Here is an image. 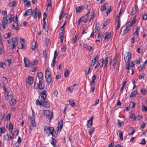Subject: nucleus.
Listing matches in <instances>:
<instances>
[{"mask_svg": "<svg viewBox=\"0 0 147 147\" xmlns=\"http://www.w3.org/2000/svg\"><path fill=\"white\" fill-rule=\"evenodd\" d=\"M138 6L136 5H135L131 11V15H134L136 12H137V11L138 10Z\"/></svg>", "mask_w": 147, "mask_h": 147, "instance_id": "nucleus-12", "label": "nucleus"}, {"mask_svg": "<svg viewBox=\"0 0 147 147\" xmlns=\"http://www.w3.org/2000/svg\"><path fill=\"white\" fill-rule=\"evenodd\" d=\"M118 132L119 133V136L120 138V139L122 140H123V132L121 131H118Z\"/></svg>", "mask_w": 147, "mask_h": 147, "instance_id": "nucleus-34", "label": "nucleus"}, {"mask_svg": "<svg viewBox=\"0 0 147 147\" xmlns=\"http://www.w3.org/2000/svg\"><path fill=\"white\" fill-rule=\"evenodd\" d=\"M137 93V91L136 90H135L133 92H132L130 96V97H133L135 96L136 94Z\"/></svg>", "mask_w": 147, "mask_h": 147, "instance_id": "nucleus-40", "label": "nucleus"}, {"mask_svg": "<svg viewBox=\"0 0 147 147\" xmlns=\"http://www.w3.org/2000/svg\"><path fill=\"white\" fill-rule=\"evenodd\" d=\"M56 59H55V57H54V58L53 59L52 61L51 64V66L52 67H53L55 66V64L56 63Z\"/></svg>", "mask_w": 147, "mask_h": 147, "instance_id": "nucleus-35", "label": "nucleus"}, {"mask_svg": "<svg viewBox=\"0 0 147 147\" xmlns=\"http://www.w3.org/2000/svg\"><path fill=\"white\" fill-rule=\"evenodd\" d=\"M17 3L16 1H13L10 3L9 6L10 7H13L15 6L17 4Z\"/></svg>", "mask_w": 147, "mask_h": 147, "instance_id": "nucleus-28", "label": "nucleus"}, {"mask_svg": "<svg viewBox=\"0 0 147 147\" xmlns=\"http://www.w3.org/2000/svg\"><path fill=\"white\" fill-rule=\"evenodd\" d=\"M9 128L10 129L9 131L10 132L11 134L13 130V125L11 123L9 124Z\"/></svg>", "mask_w": 147, "mask_h": 147, "instance_id": "nucleus-52", "label": "nucleus"}, {"mask_svg": "<svg viewBox=\"0 0 147 147\" xmlns=\"http://www.w3.org/2000/svg\"><path fill=\"white\" fill-rule=\"evenodd\" d=\"M45 77L51 76V73L49 70L47 69L45 70Z\"/></svg>", "mask_w": 147, "mask_h": 147, "instance_id": "nucleus-33", "label": "nucleus"}, {"mask_svg": "<svg viewBox=\"0 0 147 147\" xmlns=\"http://www.w3.org/2000/svg\"><path fill=\"white\" fill-rule=\"evenodd\" d=\"M11 116V114L10 113H9L6 116V118L7 120H10V117Z\"/></svg>", "mask_w": 147, "mask_h": 147, "instance_id": "nucleus-56", "label": "nucleus"}, {"mask_svg": "<svg viewBox=\"0 0 147 147\" xmlns=\"http://www.w3.org/2000/svg\"><path fill=\"white\" fill-rule=\"evenodd\" d=\"M37 7H36L35 8V9L33 11H32V16L34 19L36 18H37L36 15L37 13Z\"/></svg>", "mask_w": 147, "mask_h": 147, "instance_id": "nucleus-11", "label": "nucleus"}, {"mask_svg": "<svg viewBox=\"0 0 147 147\" xmlns=\"http://www.w3.org/2000/svg\"><path fill=\"white\" fill-rule=\"evenodd\" d=\"M46 82L50 84L51 83H52V79L51 76L45 77Z\"/></svg>", "mask_w": 147, "mask_h": 147, "instance_id": "nucleus-17", "label": "nucleus"}, {"mask_svg": "<svg viewBox=\"0 0 147 147\" xmlns=\"http://www.w3.org/2000/svg\"><path fill=\"white\" fill-rule=\"evenodd\" d=\"M69 102L70 105L72 107H73L75 105V103L73 100H69Z\"/></svg>", "mask_w": 147, "mask_h": 147, "instance_id": "nucleus-48", "label": "nucleus"}, {"mask_svg": "<svg viewBox=\"0 0 147 147\" xmlns=\"http://www.w3.org/2000/svg\"><path fill=\"white\" fill-rule=\"evenodd\" d=\"M84 9V6H81L77 7L76 8V12H79L81 10H82Z\"/></svg>", "mask_w": 147, "mask_h": 147, "instance_id": "nucleus-30", "label": "nucleus"}, {"mask_svg": "<svg viewBox=\"0 0 147 147\" xmlns=\"http://www.w3.org/2000/svg\"><path fill=\"white\" fill-rule=\"evenodd\" d=\"M2 78L3 81L4 86H5V84L6 85L8 83L7 79L4 77H3Z\"/></svg>", "mask_w": 147, "mask_h": 147, "instance_id": "nucleus-32", "label": "nucleus"}, {"mask_svg": "<svg viewBox=\"0 0 147 147\" xmlns=\"http://www.w3.org/2000/svg\"><path fill=\"white\" fill-rule=\"evenodd\" d=\"M17 46L18 49H26L24 45L20 42H18L17 45Z\"/></svg>", "mask_w": 147, "mask_h": 147, "instance_id": "nucleus-19", "label": "nucleus"}, {"mask_svg": "<svg viewBox=\"0 0 147 147\" xmlns=\"http://www.w3.org/2000/svg\"><path fill=\"white\" fill-rule=\"evenodd\" d=\"M125 56L124 57L125 62L126 63H127L131 59V55L130 53L128 52L126 54Z\"/></svg>", "mask_w": 147, "mask_h": 147, "instance_id": "nucleus-6", "label": "nucleus"}, {"mask_svg": "<svg viewBox=\"0 0 147 147\" xmlns=\"http://www.w3.org/2000/svg\"><path fill=\"white\" fill-rule=\"evenodd\" d=\"M66 22V21H65L63 25L60 27V29L63 31L64 29V27Z\"/></svg>", "mask_w": 147, "mask_h": 147, "instance_id": "nucleus-60", "label": "nucleus"}, {"mask_svg": "<svg viewBox=\"0 0 147 147\" xmlns=\"http://www.w3.org/2000/svg\"><path fill=\"white\" fill-rule=\"evenodd\" d=\"M70 72L67 69H65V72L64 73V76L65 77H68L69 75Z\"/></svg>", "mask_w": 147, "mask_h": 147, "instance_id": "nucleus-39", "label": "nucleus"}, {"mask_svg": "<svg viewBox=\"0 0 147 147\" xmlns=\"http://www.w3.org/2000/svg\"><path fill=\"white\" fill-rule=\"evenodd\" d=\"M11 36V33L9 32L5 34V37L6 38H10Z\"/></svg>", "mask_w": 147, "mask_h": 147, "instance_id": "nucleus-41", "label": "nucleus"}, {"mask_svg": "<svg viewBox=\"0 0 147 147\" xmlns=\"http://www.w3.org/2000/svg\"><path fill=\"white\" fill-rule=\"evenodd\" d=\"M11 62V60L10 59L7 60L5 61L4 64L6 66H9L10 65Z\"/></svg>", "mask_w": 147, "mask_h": 147, "instance_id": "nucleus-25", "label": "nucleus"}, {"mask_svg": "<svg viewBox=\"0 0 147 147\" xmlns=\"http://www.w3.org/2000/svg\"><path fill=\"white\" fill-rule=\"evenodd\" d=\"M77 37L78 35H76L75 37L71 40V43L72 44L75 43L77 40Z\"/></svg>", "mask_w": 147, "mask_h": 147, "instance_id": "nucleus-37", "label": "nucleus"}, {"mask_svg": "<svg viewBox=\"0 0 147 147\" xmlns=\"http://www.w3.org/2000/svg\"><path fill=\"white\" fill-rule=\"evenodd\" d=\"M35 82L34 85V88L35 89L39 88L40 90L44 89L45 87V84H43L44 80L43 79L38 80L37 78L35 79Z\"/></svg>", "mask_w": 147, "mask_h": 147, "instance_id": "nucleus-4", "label": "nucleus"}, {"mask_svg": "<svg viewBox=\"0 0 147 147\" xmlns=\"http://www.w3.org/2000/svg\"><path fill=\"white\" fill-rule=\"evenodd\" d=\"M83 18H84V17L82 16L78 20V25H79L80 24V22L81 21H83V20H82V19Z\"/></svg>", "mask_w": 147, "mask_h": 147, "instance_id": "nucleus-63", "label": "nucleus"}, {"mask_svg": "<svg viewBox=\"0 0 147 147\" xmlns=\"http://www.w3.org/2000/svg\"><path fill=\"white\" fill-rule=\"evenodd\" d=\"M99 30V28L96 26H95L94 28V32L96 33L98 32Z\"/></svg>", "mask_w": 147, "mask_h": 147, "instance_id": "nucleus-64", "label": "nucleus"}, {"mask_svg": "<svg viewBox=\"0 0 147 147\" xmlns=\"http://www.w3.org/2000/svg\"><path fill=\"white\" fill-rule=\"evenodd\" d=\"M64 13V11L63 9H62L60 15L59 17V20L60 21L61 20V17L63 16Z\"/></svg>", "mask_w": 147, "mask_h": 147, "instance_id": "nucleus-45", "label": "nucleus"}, {"mask_svg": "<svg viewBox=\"0 0 147 147\" xmlns=\"http://www.w3.org/2000/svg\"><path fill=\"white\" fill-rule=\"evenodd\" d=\"M52 138V141L51 142V144L53 145V146L55 147V144L56 143V140L54 138Z\"/></svg>", "mask_w": 147, "mask_h": 147, "instance_id": "nucleus-51", "label": "nucleus"}, {"mask_svg": "<svg viewBox=\"0 0 147 147\" xmlns=\"http://www.w3.org/2000/svg\"><path fill=\"white\" fill-rule=\"evenodd\" d=\"M13 21L15 22H17L18 21V20L17 18V17L16 15L15 16L13 17Z\"/></svg>", "mask_w": 147, "mask_h": 147, "instance_id": "nucleus-58", "label": "nucleus"}, {"mask_svg": "<svg viewBox=\"0 0 147 147\" xmlns=\"http://www.w3.org/2000/svg\"><path fill=\"white\" fill-rule=\"evenodd\" d=\"M94 130V128H92L89 130L88 132L90 136L93 133Z\"/></svg>", "mask_w": 147, "mask_h": 147, "instance_id": "nucleus-43", "label": "nucleus"}, {"mask_svg": "<svg viewBox=\"0 0 147 147\" xmlns=\"http://www.w3.org/2000/svg\"><path fill=\"white\" fill-rule=\"evenodd\" d=\"M30 123V125L33 127H34L36 125V123L35 122L34 117L33 116L30 117L29 119Z\"/></svg>", "mask_w": 147, "mask_h": 147, "instance_id": "nucleus-7", "label": "nucleus"}, {"mask_svg": "<svg viewBox=\"0 0 147 147\" xmlns=\"http://www.w3.org/2000/svg\"><path fill=\"white\" fill-rule=\"evenodd\" d=\"M108 7V3H106L104 5H102L101 7L100 10L101 11H105Z\"/></svg>", "mask_w": 147, "mask_h": 147, "instance_id": "nucleus-15", "label": "nucleus"}, {"mask_svg": "<svg viewBox=\"0 0 147 147\" xmlns=\"http://www.w3.org/2000/svg\"><path fill=\"white\" fill-rule=\"evenodd\" d=\"M11 40L12 42H13V43L15 44L16 42H18V40L17 37H13Z\"/></svg>", "mask_w": 147, "mask_h": 147, "instance_id": "nucleus-38", "label": "nucleus"}, {"mask_svg": "<svg viewBox=\"0 0 147 147\" xmlns=\"http://www.w3.org/2000/svg\"><path fill=\"white\" fill-rule=\"evenodd\" d=\"M33 80V78L32 76H29L28 78L26 79V80L27 83L30 85L32 84Z\"/></svg>", "mask_w": 147, "mask_h": 147, "instance_id": "nucleus-9", "label": "nucleus"}, {"mask_svg": "<svg viewBox=\"0 0 147 147\" xmlns=\"http://www.w3.org/2000/svg\"><path fill=\"white\" fill-rule=\"evenodd\" d=\"M16 46V44L14 43H13L12 44L9 45V47L10 49H13L15 48Z\"/></svg>", "mask_w": 147, "mask_h": 147, "instance_id": "nucleus-50", "label": "nucleus"}, {"mask_svg": "<svg viewBox=\"0 0 147 147\" xmlns=\"http://www.w3.org/2000/svg\"><path fill=\"white\" fill-rule=\"evenodd\" d=\"M131 28V27L128 26V25H127L126 26V27L125 29L123 30V35H125L129 31V30H130Z\"/></svg>", "mask_w": 147, "mask_h": 147, "instance_id": "nucleus-14", "label": "nucleus"}, {"mask_svg": "<svg viewBox=\"0 0 147 147\" xmlns=\"http://www.w3.org/2000/svg\"><path fill=\"white\" fill-rule=\"evenodd\" d=\"M140 29V27L138 26L136 28V30L134 34L136 36V37H137L139 35V32Z\"/></svg>", "mask_w": 147, "mask_h": 147, "instance_id": "nucleus-24", "label": "nucleus"}, {"mask_svg": "<svg viewBox=\"0 0 147 147\" xmlns=\"http://www.w3.org/2000/svg\"><path fill=\"white\" fill-rule=\"evenodd\" d=\"M43 113L47 118L49 119L50 121L52 119L53 117L52 112H51L48 110H44Z\"/></svg>", "mask_w": 147, "mask_h": 147, "instance_id": "nucleus-5", "label": "nucleus"}, {"mask_svg": "<svg viewBox=\"0 0 147 147\" xmlns=\"http://www.w3.org/2000/svg\"><path fill=\"white\" fill-rule=\"evenodd\" d=\"M111 7H110V8L108 9L106 11V13L107 14V16L108 15V14L111 11Z\"/></svg>", "mask_w": 147, "mask_h": 147, "instance_id": "nucleus-61", "label": "nucleus"}, {"mask_svg": "<svg viewBox=\"0 0 147 147\" xmlns=\"http://www.w3.org/2000/svg\"><path fill=\"white\" fill-rule=\"evenodd\" d=\"M16 101L15 99H12L10 102V104H11L12 105H13L15 104L16 103Z\"/></svg>", "mask_w": 147, "mask_h": 147, "instance_id": "nucleus-49", "label": "nucleus"}, {"mask_svg": "<svg viewBox=\"0 0 147 147\" xmlns=\"http://www.w3.org/2000/svg\"><path fill=\"white\" fill-rule=\"evenodd\" d=\"M5 129L4 128H0V136H1L2 134L4 133L5 132Z\"/></svg>", "mask_w": 147, "mask_h": 147, "instance_id": "nucleus-36", "label": "nucleus"}, {"mask_svg": "<svg viewBox=\"0 0 147 147\" xmlns=\"http://www.w3.org/2000/svg\"><path fill=\"white\" fill-rule=\"evenodd\" d=\"M98 56L97 55L94 57V59H92V61L90 63V65L91 66H93L95 65V63L96 62V59L98 58Z\"/></svg>", "mask_w": 147, "mask_h": 147, "instance_id": "nucleus-18", "label": "nucleus"}, {"mask_svg": "<svg viewBox=\"0 0 147 147\" xmlns=\"http://www.w3.org/2000/svg\"><path fill=\"white\" fill-rule=\"evenodd\" d=\"M145 67V65L144 64L141 65L138 68L139 71H141L143 69V68Z\"/></svg>", "mask_w": 147, "mask_h": 147, "instance_id": "nucleus-46", "label": "nucleus"}, {"mask_svg": "<svg viewBox=\"0 0 147 147\" xmlns=\"http://www.w3.org/2000/svg\"><path fill=\"white\" fill-rule=\"evenodd\" d=\"M118 57L117 55H116L113 61V65L114 66V68L115 67V65L116 64L117 61Z\"/></svg>", "mask_w": 147, "mask_h": 147, "instance_id": "nucleus-31", "label": "nucleus"}, {"mask_svg": "<svg viewBox=\"0 0 147 147\" xmlns=\"http://www.w3.org/2000/svg\"><path fill=\"white\" fill-rule=\"evenodd\" d=\"M12 15L11 14H8L6 17H3L2 24L0 25V29L1 30H2L8 26V24L12 22Z\"/></svg>", "mask_w": 147, "mask_h": 147, "instance_id": "nucleus-2", "label": "nucleus"}, {"mask_svg": "<svg viewBox=\"0 0 147 147\" xmlns=\"http://www.w3.org/2000/svg\"><path fill=\"white\" fill-rule=\"evenodd\" d=\"M60 39L61 42H63V32L60 34Z\"/></svg>", "mask_w": 147, "mask_h": 147, "instance_id": "nucleus-53", "label": "nucleus"}, {"mask_svg": "<svg viewBox=\"0 0 147 147\" xmlns=\"http://www.w3.org/2000/svg\"><path fill=\"white\" fill-rule=\"evenodd\" d=\"M44 134L48 136H49L50 135H51L54 137H57L56 131L53 127L48 126H45L44 129Z\"/></svg>", "mask_w": 147, "mask_h": 147, "instance_id": "nucleus-3", "label": "nucleus"}, {"mask_svg": "<svg viewBox=\"0 0 147 147\" xmlns=\"http://www.w3.org/2000/svg\"><path fill=\"white\" fill-rule=\"evenodd\" d=\"M117 123L118 124V127H120L121 126V124L123 123V122L118 119L117 120Z\"/></svg>", "mask_w": 147, "mask_h": 147, "instance_id": "nucleus-44", "label": "nucleus"}, {"mask_svg": "<svg viewBox=\"0 0 147 147\" xmlns=\"http://www.w3.org/2000/svg\"><path fill=\"white\" fill-rule=\"evenodd\" d=\"M38 62L37 61H35L34 62H32L28 63V67L33 66L38 63Z\"/></svg>", "mask_w": 147, "mask_h": 147, "instance_id": "nucleus-22", "label": "nucleus"}, {"mask_svg": "<svg viewBox=\"0 0 147 147\" xmlns=\"http://www.w3.org/2000/svg\"><path fill=\"white\" fill-rule=\"evenodd\" d=\"M43 77V74L42 72H39L36 78L38 80H41Z\"/></svg>", "mask_w": 147, "mask_h": 147, "instance_id": "nucleus-26", "label": "nucleus"}, {"mask_svg": "<svg viewBox=\"0 0 147 147\" xmlns=\"http://www.w3.org/2000/svg\"><path fill=\"white\" fill-rule=\"evenodd\" d=\"M136 21V20L135 18L134 19H133L131 22H129L127 25L130 27L132 26L135 23Z\"/></svg>", "mask_w": 147, "mask_h": 147, "instance_id": "nucleus-27", "label": "nucleus"}, {"mask_svg": "<svg viewBox=\"0 0 147 147\" xmlns=\"http://www.w3.org/2000/svg\"><path fill=\"white\" fill-rule=\"evenodd\" d=\"M111 32L108 33L107 34H106L105 36L104 37L105 40L106 39H109L111 37Z\"/></svg>", "mask_w": 147, "mask_h": 147, "instance_id": "nucleus-29", "label": "nucleus"}, {"mask_svg": "<svg viewBox=\"0 0 147 147\" xmlns=\"http://www.w3.org/2000/svg\"><path fill=\"white\" fill-rule=\"evenodd\" d=\"M66 49V48L65 46H63V47H62L61 48V51L62 52H65Z\"/></svg>", "mask_w": 147, "mask_h": 147, "instance_id": "nucleus-57", "label": "nucleus"}, {"mask_svg": "<svg viewBox=\"0 0 147 147\" xmlns=\"http://www.w3.org/2000/svg\"><path fill=\"white\" fill-rule=\"evenodd\" d=\"M63 120H61L58 124V125L57 127L58 129V131H59L60 130H61L62 128L63 127Z\"/></svg>", "mask_w": 147, "mask_h": 147, "instance_id": "nucleus-16", "label": "nucleus"}, {"mask_svg": "<svg viewBox=\"0 0 147 147\" xmlns=\"http://www.w3.org/2000/svg\"><path fill=\"white\" fill-rule=\"evenodd\" d=\"M9 137L8 134H5L4 135V140H8L9 139Z\"/></svg>", "mask_w": 147, "mask_h": 147, "instance_id": "nucleus-54", "label": "nucleus"}, {"mask_svg": "<svg viewBox=\"0 0 147 147\" xmlns=\"http://www.w3.org/2000/svg\"><path fill=\"white\" fill-rule=\"evenodd\" d=\"M36 42L35 41L32 42L31 45L32 49L33 50H35L36 48Z\"/></svg>", "mask_w": 147, "mask_h": 147, "instance_id": "nucleus-23", "label": "nucleus"}, {"mask_svg": "<svg viewBox=\"0 0 147 147\" xmlns=\"http://www.w3.org/2000/svg\"><path fill=\"white\" fill-rule=\"evenodd\" d=\"M24 61L26 67H28V63L30 62L29 59L26 57L24 58Z\"/></svg>", "mask_w": 147, "mask_h": 147, "instance_id": "nucleus-21", "label": "nucleus"}, {"mask_svg": "<svg viewBox=\"0 0 147 147\" xmlns=\"http://www.w3.org/2000/svg\"><path fill=\"white\" fill-rule=\"evenodd\" d=\"M135 104L134 102H131L129 105V107L130 108H133L135 107Z\"/></svg>", "mask_w": 147, "mask_h": 147, "instance_id": "nucleus-42", "label": "nucleus"}, {"mask_svg": "<svg viewBox=\"0 0 147 147\" xmlns=\"http://www.w3.org/2000/svg\"><path fill=\"white\" fill-rule=\"evenodd\" d=\"M20 26L18 22H14L12 25V28L15 30H18L20 28Z\"/></svg>", "mask_w": 147, "mask_h": 147, "instance_id": "nucleus-8", "label": "nucleus"}, {"mask_svg": "<svg viewBox=\"0 0 147 147\" xmlns=\"http://www.w3.org/2000/svg\"><path fill=\"white\" fill-rule=\"evenodd\" d=\"M130 118H132L134 121L136 120V117L134 115L132 114L130 115Z\"/></svg>", "mask_w": 147, "mask_h": 147, "instance_id": "nucleus-59", "label": "nucleus"}, {"mask_svg": "<svg viewBox=\"0 0 147 147\" xmlns=\"http://www.w3.org/2000/svg\"><path fill=\"white\" fill-rule=\"evenodd\" d=\"M96 76L95 75H94L92 77V82L94 84V81L96 80Z\"/></svg>", "mask_w": 147, "mask_h": 147, "instance_id": "nucleus-47", "label": "nucleus"}, {"mask_svg": "<svg viewBox=\"0 0 147 147\" xmlns=\"http://www.w3.org/2000/svg\"><path fill=\"white\" fill-rule=\"evenodd\" d=\"M47 91L46 90H44L40 93V97H39L36 102L37 105H39L40 106H42L46 108H49L50 107L49 103L46 101L45 99L47 97Z\"/></svg>", "mask_w": 147, "mask_h": 147, "instance_id": "nucleus-1", "label": "nucleus"}, {"mask_svg": "<svg viewBox=\"0 0 147 147\" xmlns=\"http://www.w3.org/2000/svg\"><path fill=\"white\" fill-rule=\"evenodd\" d=\"M99 102V100L98 99H97L95 101V103L92 105L93 106H96L97 104H98Z\"/></svg>", "mask_w": 147, "mask_h": 147, "instance_id": "nucleus-62", "label": "nucleus"}, {"mask_svg": "<svg viewBox=\"0 0 147 147\" xmlns=\"http://www.w3.org/2000/svg\"><path fill=\"white\" fill-rule=\"evenodd\" d=\"M105 59L102 58L100 59L97 63V64L99 66H100V68H101L103 66V63L105 62Z\"/></svg>", "mask_w": 147, "mask_h": 147, "instance_id": "nucleus-13", "label": "nucleus"}, {"mask_svg": "<svg viewBox=\"0 0 147 147\" xmlns=\"http://www.w3.org/2000/svg\"><path fill=\"white\" fill-rule=\"evenodd\" d=\"M32 10L31 9H28L27 11H25V12L23 14V15L25 16H26L27 15H30V13L32 14Z\"/></svg>", "mask_w": 147, "mask_h": 147, "instance_id": "nucleus-20", "label": "nucleus"}, {"mask_svg": "<svg viewBox=\"0 0 147 147\" xmlns=\"http://www.w3.org/2000/svg\"><path fill=\"white\" fill-rule=\"evenodd\" d=\"M141 93L144 95H145L146 94V90L144 88H142L141 89Z\"/></svg>", "mask_w": 147, "mask_h": 147, "instance_id": "nucleus-55", "label": "nucleus"}, {"mask_svg": "<svg viewBox=\"0 0 147 147\" xmlns=\"http://www.w3.org/2000/svg\"><path fill=\"white\" fill-rule=\"evenodd\" d=\"M93 119V116H92L90 119L87 122V125L88 128L91 127L92 125V120Z\"/></svg>", "mask_w": 147, "mask_h": 147, "instance_id": "nucleus-10", "label": "nucleus"}]
</instances>
